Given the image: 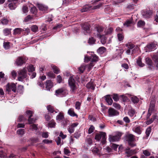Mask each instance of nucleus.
Instances as JSON below:
<instances>
[{
  "instance_id": "1",
  "label": "nucleus",
  "mask_w": 158,
  "mask_h": 158,
  "mask_svg": "<svg viewBox=\"0 0 158 158\" xmlns=\"http://www.w3.org/2000/svg\"><path fill=\"white\" fill-rule=\"evenodd\" d=\"M68 84L70 88V91L72 93H75L77 88V84L73 76L69 77Z\"/></svg>"
},
{
  "instance_id": "2",
  "label": "nucleus",
  "mask_w": 158,
  "mask_h": 158,
  "mask_svg": "<svg viewBox=\"0 0 158 158\" xmlns=\"http://www.w3.org/2000/svg\"><path fill=\"white\" fill-rule=\"evenodd\" d=\"M18 80L19 81H22L27 77V71L26 68L20 69L18 71Z\"/></svg>"
},
{
  "instance_id": "3",
  "label": "nucleus",
  "mask_w": 158,
  "mask_h": 158,
  "mask_svg": "<svg viewBox=\"0 0 158 158\" xmlns=\"http://www.w3.org/2000/svg\"><path fill=\"white\" fill-rule=\"evenodd\" d=\"M56 95L58 96L63 97L68 94L67 90L65 88H61L55 91Z\"/></svg>"
},
{
  "instance_id": "4",
  "label": "nucleus",
  "mask_w": 158,
  "mask_h": 158,
  "mask_svg": "<svg viewBox=\"0 0 158 158\" xmlns=\"http://www.w3.org/2000/svg\"><path fill=\"white\" fill-rule=\"evenodd\" d=\"M122 133L119 132H117L115 135L114 136L109 135V140L110 142H114L115 141H118L122 136Z\"/></svg>"
},
{
  "instance_id": "5",
  "label": "nucleus",
  "mask_w": 158,
  "mask_h": 158,
  "mask_svg": "<svg viewBox=\"0 0 158 158\" xmlns=\"http://www.w3.org/2000/svg\"><path fill=\"white\" fill-rule=\"evenodd\" d=\"M106 134L105 133L100 132L96 134L95 139L99 141L101 139H102V142L104 143L106 139Z\"/></svg>"
},
{
  "instance_id": "6",
  "label": "nucleus",
  "mask_w": 158,
  "mask_h": 158,
  "mask_svg": "<svg viewBox=\"0 0 158 158\" xmlns=\"http://www.w3.org/2000/svg\"><path fill=\"white\" fill-rule=\"evenodd\" d=\"M135 136L131 134H129L127 135V140L128 141L129 144L130 146L133 147L136 146V144L134 142L135 140Z\"/></svg>"
},
{
  "instance_id": "7",
  "label": "nucleus",
  "mask_w": 158,
  "mask_h": 158,
  "mask_svg": "<svg viewBox=\"0 0 158 158\" xmlns=\"http://www.w3.org/2000/svg\"><path fill=\"white\" fill-rule=\"evenodd\" d=\"M12 90L14 92H16V85L14 83L11 84L8 83L6 86V90L8 92H10Z\"/></svg>"
},
{
  "instance_id": "8",
  "label": "nucleus",
  "mask_w": 158,
  "mask_h": 158,
  "mask_svg": "<svg viewBox=\"0 0 158 158\" xmlns=\"http://www.w3.org/2000/svg\"><path fill=\"white\" fill-rule=\"evenodd\" d=\"M157 44L154 43H151L148 44L146 47L144 48V50L146 52L152 51L153 49H155L156 47Z\"/></svg>"
},
{
  "instance_id": "9",
  "label": "nucleus",
  "mask_w": 158,
  "mask_h": 158,
  "mask_svg": "<svg viewBox=\"0 0 158 158\" xmlns=\"http://www.w3.org/2000/svg\"><path fill=\"white\" fill-rule=\"evenodd\" d=\"M26 113L28 116V121L29 124L34 123L36 119L33 117L32 112L30 110H27L26 112Z\"/></svg>"
},
{
  "instance_id": "10",
  "label": "nucleus",
  "mask_w": 158,
  "mask_h": 158,
  "mask_svg": "<svg viewBox=\"0 0 158 158\" xmlns=\"http://www.w3.org/2000/svg\"><path fill=\"white\" fill-rule=\"evenodd\" d=\"M108 116L109 117H113L118 114V112L114 108H110L108 110Z\"/></svg>"
},
{
  "instance_id": "11",
  "label": "nucleus",
  "mask_w": 158,
  "mask_h": 158,
  "mask_svg": "<svg viewBox=\"0 0 158 158\" xmlns=\"http://www.w3.org/2000/svg\"><path fill=\"white\" fill-rule=\"evenodd\" d=\"M78 125V123H77L72 124L68 128L69 132L70 134L73 133L74 132L75 128L77 127Z\"/></svg>"
},
{
  "instance_id": "12",
  "label": "nucleus",
  "mask_w": 158,
  "mask_h": 158,
  "mask_svg": "<svg viewBox=\"0 0 158 158\" xmlns=\"http://www.w3.org/2000/svg\"><path fill=\"white\" fill-rule=\"evenodd\" d=\"M89 26L90 25L87 23H84L82 26V28L84 30V32L85 34L90 33V31Z\"/></svg>"
},
{
  "instance_id": "13",
  "label": "nucleus",
  "mask_w": 158,
  "mask_h": 158,
  "mask_svg": "<svg viewBox=\"0 0 158 158\" xmlns=\"http://www.w3.org/2000/svg\"><path fill=\"white\" fill-rule=\"evenodd\" d=\"M152 14L151 11L147 10L143 11L142 12V15L143 18H149Z\"/></svg>"
},
{
  "instance_id": "14",
  "label": "nucleus",
  "mask_w": 158,
  "mask_h": 158,
  "mask_svg": "<svg viewBox=\"0 0 158 158\" xmlns=\"http://www.w3.org/2000/svg\"><path fill=\"white\" fill-rule=\"evenodd\" d=\"M25 62L23 58L21 57H18L15 61V63L17 66H21Z\"/></svg>"
},
{
  "instance_id": "15",
  "label": "nucleus",
  "mask_w": 158,
  "mask_h": 158,
  "mask_svg": "<svg viewBox=\"0 0 158 158\" xmlns=\"http://www.w3.org/2000/svg\"><path fill=\"white\" fill-rule=\"evenodd\" d=\"M95 36L101 39V42L102 44H104L106 42L107 38L103 35H101L99 34H97Z\"/></svg>"
},
{
  "instance_id": "16",
  "label": "nucleus",
  "mask_w": 158,
  "mask_h": 158,
  "mask_svg": "<svg viewBox=\"0 0 158 158\" xmlns=\"http://www.w3.org/2000/svg\"><path fill=\"white\" fill-rule=\"evenodd\" d=\"M125 153L127 154L128 157L135 154L136 153L135 150H131L129 148H127L125 149Z\"/></svg>"
},
{
  "instance_id": "17",
  "label": "nucleus",
  "mask_w": 158,
  "mask_h": 158,
  "mask_svg": "<svg viewBox=\"0 0 158 158\" xmlns=\"http://www.w3.org/2000/svg\"><path fill=\"white\" fill-rule=\"evenodd\" d=\"M145 61L148 67L150 69H152V67H153V64L151 59L149 57H146L145 59Z\"/></svg>"
},
{
  "instance_id": "18",
  "label": "nucleus",
  "mask_w": 158,
  "mask_h": 158,
  "mask_svg": "<svg viewBox=\"0 0 158 158\" xmlns=\"http://www.w3.org/2000/svg\"><path fill=\"white\" fill-rule=\"evenodd\" d=\"M104 98L108 105H111L112 104L113 100L110 95H108L105 96Z\"/></svg>"
},
{
  "instance_id": "19",
  "label": "nucleus",
  "mask_w": 158,
  "mask_h": 158,
  "mask_svg": "<svg viewBox=\"0 0 158 158\" xmlns=\"http://www.w3.org/2000/svg\"><path fill=\"white\" fill-rule=\"evenodd\" d=\"M91 9H92V6L90 5H86L83 6L81 10V11L82 12H85Z\"/></svg>"
},
{
  "instance_id": "20",
  "label": "nucleus",
  "mask_w": 158,
  "mask_h": 158,
  "mask_svg": "<svg viewBox=\"0 0 158 158\" xmlns=\"http://www.w3.org/2000/svg\"><path fill=\"white\" fill-rule=\"evenodd\" d=\"M46 88L47 90H49L53 86V83L51 80H48L46 81Z\"/></svg>"
},
{
  "instance_id": "21",
  "label": "nucleus",
  "mask_w": 158,
  "mask_h": 158,
  "mask_svg": "<svg viewBox=\"0 0 158 158\" xmlns=\"http://www.w3.org/2000/svg\"><path fill=\"white\" fill-rule=\"evenodd\" d=\"M152 59L155 63L156 69H158V56L154 55L152 57Z\"/></svg>"
},
{
  "instance_id": "22",
  "label": "nucleus",
  "mask_w": 158,
  "mask_h": 158,
  "mask_svg": "<svg viewBox=\"0 0 158 158\" xmlns=\"http://www.w3.org/2000/svg\"><path fill=\"white\" fill-rule=\"evenodd\" d=\"M68 113L71 116L78 117V115L75 113L73 109L72 108H70L68 110Z\"/></svg>"
},
{
  "instance_id": "23",
  "label": "nucleus",
  "mask_w": 158,
  "mask_h": 158,
  "mask_svg": "<svg viewBox=\"0 0 158 158\" xmlns=\"http://www.w3.org/2000/svg\"><path fill=\"white\" fill-rule=\"evenodd\" d=\"M37 6L40 10L42 11H46L48 10V7L47 6L38 3L37 4Z\"/></svg>"
},
{
  "instance_id": "24",
  "label": "nucleus",
  "mask_w": 158,
  "mask_h": 158,
  "mask_svg": "<svg viewBox=\"0 0 158 158\" xmlns=\"http://www.w3.org/2000/svg\"><path fill=\"white\" fill-rule=\"evenodd\" d=\"M91 61L93 62H96L98 60V58L97 55L92 52L90 58Z\"/></svg>"
},
{
  "instance_id": "25",
  "label": "nucleus",
  "mask_w": 158,
  "mask_h": 158,
  "mask_svg": "<svg viewBox=\"0 0 158 158\" xmlns=\"http://www.w3.org/2000/svg\"><path fill=\"white\" fill-rule=\"evenodd\" d=\"M64 118L63 113L60 112L56 117V120L58 121H61Z\"/></svg>"
},
{
  "instance_id": "26",
  "label": "nucleus",
  "mask_w": 158,
  "mask_h": 158,
  "mask_svg": "<svg viewBox=\"0 0 158 158\" xmlns=\"http://www.w3.org/2000/svg\"><path fill=\"white\" fill-rule=\"evenodd\" d=\"M17 134L22 137L25 133V131L24 129H20L18 130L16 132Z\"/></svg>"
},
{
  "instance_id": "27",
  "label": "nucleus",
  "mask_w": 158,
  "mask_h": 158,
  "mask_svg": "<svg viewBox=\"0 0 158 158\" xmlns=\"http://www.w3.org/2000/svg\"><path fill=\"white\" fill-rule=\"evenodd\" d=\"M137 65L140 67H143L144 66V64L142 62V58L140 57H139L136 61Z\"/></svg>"
},
{
  "instance_id": "28",
  "label": "nucleus",
  "mask_w": 158,
  "mask_h": 158,
  "mask_svg": "<svg viewBox=\"0 0 158 158\" xmlns=\"http://www.w3.org/2000/svg\"><path fill=\"white\" fill-rule=\"evenodd\" d=\"M155 119H158V116L157 114H155L153 115V118H152L151 119L148 120L147 123L148 124H149L152 123Z\"/></svg>"
},
{
  "instance_id": "29",
  "label": "nucleus",
  "mask_w": 158,
  "mask_h": 158,
  "mask_svg": "<svg viewBox=\"0 0 158 158\" xmlns=\"http://www.w3.org/2000/svg\"><path fill=\"white\" fill-rule=\"evenodd\" d=\"M155 104L154 102H152L150 104L148 110L149 111L152 112L155 110Z\"/></svg>"
},
{
  "instance_id": "30",
  "label": "nucleus",
  "mask_w": 158,
  "mask_h": 158,
  "mask_svg": "<svg viewBox=\"0 0 158 158\" xmlns=\"http://www.w3.org/2000/svg\"><path fill=\"white\" fill-rule=\"evenodd\" d=\"M86 87L89 89L94 90V89L95 86L92 82L90 81L86 85Z\"/></svg>"
},
{
  "instance_id": "31",
  "label": "nucleus",
  "mask_w": 158,
  "mask_h": 158,
  "mask_svg": "<svg viewBox=\"0 0 158 158\" xmlns=\"http://www.w3.org/2000/svg\"><path fill=\"white\" fill-rule=\"evenodd\" d=\"M51 67L53 70V72L54 73L57 74L60 73V70L55 65H52Z\"/></svg>"
},
{
  "instance_id": "32",
  "label": "nucleus",
  "mask_w": 158,
  "mask_h": 158,
  "mask_svg": "<svg viewBox=\"0 0 158 158\" xmlns=\"http://www.w3.org/2000/svg\"><path fill=\"white\" fill-rule=\"evenodd\" d=\"M133 24V22L132 19L127 20L124 23V26L127 27L130 26L132 24Z\"/></svg>"
},
{
  "instance_id": "33",
  "label": "nucleus",
  "mask_w": 158,
  "mask_h": 158,
  "mask_svg": "<svg viewBox=\"0 0 158 158\" xmlns=\"http://www.w3.org/2000/svg\"><path fill=\"white\" fill-rule=\"evenodd\" d=\"M23 30L20 28H18L15 29L14 30V34L15 35L19 34L20 33L23 31Z\"/></svg>"
},
{
  "instance_id": "34",
  "label": "nucleus",
  "mask_w": 158,
  "mask_h": 158,
  "mask_svg": "<svg viewBox=\"0 0 158 158\" xmlns=\"http://www.w3.org/2000/svg\"><path fill=\"white\" fill-rule=\"evenodd\" d=\"M106 48L104 47H100L98 50V52L100 54H102L106 52Z\"/></svg>"
},
{
  "instance_id": "35",
  "label": "nucleus",
  "mask_w": 158,
  "mask_h": 158,
  "mask_svg": "<svg viewBox=\"0 0 158 158\" xmlns=\"http://www.w3.org/2000/svg\"><path fill=\"white\" fill-rule=\"evenodd\" d=\"M131 101L134 103H137L139 101V99L136 96H132L131 98Z\"/></svg>"
},
{
  "instance_id": "36",
  "label": "nucleus",
  "mask_w": 158,
  "mask_h": 158,
  "mask_svg": "<svg viewBox=\"0 0 158 158\" xmlns=\"http://www.w3.org/2000/svg\"><path fill=\"white\" fill-rule=\"evenodd\" d=\"M30 129L32 131H36L38 129L37 125L34 124H31L30 126Z\"/></svg>"
},
{
  "instance_id": "37",
  "label": "nucleus",
  "mask_w": 158,
  "mask_h": 158,
  "mask_svg": "<svg viewBox=\"0 0 158 158\" xmlns=\"http://www.w3.org/2000/svg\"><path fill=\"white\" fill-rule=\"evenodd\" d=\"M133 130L134 131L139 134H141V131L139 127H135L134 129H133Z\"/></svg>"
},
{
  "instance_id": "38",
  "label": "nucleus",
  "mask_w": 158,
  "mask_h": 158,
  "mask_svg": "<svg viewBox=\"0 0 158 158\" xmlns=\"http://www.w3.org/2000/svg\"><path fill=\"white\" fill-rule=\"evenodd\" d=\"M135 114L134 110L131 109H130L128 112V114L131 117L133 116Z\"/></svg>"
},
{
  "instance_id": "39",
  "label": "nucleus",
  "mask_w": 158,
  "mask_h": 158,
  "mask_svg": "<svg viewBox=\"0 0 158 158\" xmlns=\"http://www.w3.org/2000/svg\"><path fill=\"white\" fill-rule=\"evenodd\" d=\"M9 7L10 10H14L16 7L15 4L14 2H11L8 5Z\"/></svg>"
},
{
  "instance_id": "40",
  "label": "nucleus",
  "mask_w": 158,
  "mask_h": 158,
  "mask_svg": "<svg viewBox=\"0 0 158 158\" xmlns=\"http://www.w3.org/2000/svg\"><path fill=\"white\" fill-rule=\"evenodd\" d=\"M145 25V22L144 21L142 20L139 21L137 23V25L138 27H141L144 26Z\"/></svg>"
},
{
  "instance_id": "41",
  "label": "nucleus",
  "mask_w": 158,
  "mask_h": 158,
  "mask_svg": "<svg viewBox=\"0 0 158 158\" xmlns=\"http://www.w3.org/2000/svg\"><path fill=\"white\" fill-rule=\"evenodd\" d=\"M81 102L78 101L76 102L75 104V108L76 109L79 110L81 108Z\"/></svg>"
},
{
  "instance_id": "42",
  "label": "nucleus",
  "mask_w": 158,
  "mask_h": 158,
  "mask_svg": "<svg viewBox=\"0 0 158 158\" xmlns=\"http://www.w3.org/2000/svg\"><path fill=\"white\" fill-rule=\"evenodd\" d=\"M31 30L34 32H36L38 31V28L37 26L34 25L31 27Z\"/></svg>"
},
{
  "instance_id": "43",
  "label": "nucleus",
  "mask_w": 158,
  "mask_h": 158,
  "mask_svg": "<svg viewBox=\"0 0 158 158\" xmlns=\"http://www.w3.org/2000/svg\"><path fill=\"white\" fill-rule=\"evenodd\" d=\"M85 66L84 65H81L78 68V70L80 73H83L85 69Z\"/></svg>"
},
{
  "instance_id": "44",
  "label": "nucleus",
  "mask_w": 158,
  "mask_h": 158,
  "mask_svg": "<svg viewBox=\"0 0 158 158\" xmlns=\"http://www.w3.org/2000/svg\"><path fill=\"white\" fill-rule=\"evenodd\" d=\"M3 32L5 35H7L11 33L10 29L6 28L3 30Z\"/></svg>"
},
{
  "instance_id": "45",
  "label": "nucleus",
  "mask_w": 158,
  "mask_h": 158,
  "mask_svg": "<svg viewBox=\"0 0 158 158\" xmlns=\"http://www.w3.org/2000/svg\"><path fill=\"white\" fill-rule=\"evenodd\" d=\"M56 123L54 120L51 121L49 123L48 126L50 127H54L56 126Z\"/></svg>"
},
{
  "instance_id": "46",
  "label": "nucleus",
  "mask_w": 158,
  "mask_h": 158,
  "mask_svg": "<svg viewBox=\"0 0 158 158\" xmlns=\"http://www.w3.org/2000/svg\"><path fill=\"white\" fill-rule=\"evenodd\" d=\"M47 108L48 112L51 113H52L54 111L53 107L51 105L48 106Z\"/></svg>"
},
{
  "instance_id": "47",
  "label": "nucleus",
  "mask_w": 158,
  "mask_h": 158,
  "mask_svg": "<svg viewBox=\"0 0 158 158\" xmlns=\"http://www.w3.org/2000/svg\"><path fill=\"white\" fill-rule=\"evenodd\" d=\"M47 76L51 78H54L55 77V75L52 72H49L47 73Z\"/></svg>"
},
{
  "instance_id": "48",
  "label": "nucleus",
  "mask_w": 158,
  "mask_h": 158,
  "mask_svg": "<svg viewBox=\"0 0 158 158\" xmlns=\"http://www.w3.org/2000/svg\"><path fill=\"white\" fill-rule=\"evenodd\" d=\"M33 17L30 15H28L26 17H25L24 19V21L26 22H27L30 21L32 19Z\"/></svg>"
},
{
  "instance_id": "49",
  "label": "nucleus",
  "mask_w": 158,
  "mask_h": 158,
  "mask_svg": "<svg viewBox=\"0 0 158 158\" xmlns=\"http://www.w3.org/2000/svg\"><path fill=\"white\" fill-rule=\"evenodd\" d=\"M28 71L29 72H32L35 71V69L32 65H29L27 67Z\"/></svg>"
},
{
  "instance_id": "50",
  "label": "nucleus",
  "mask_w": 158,
  "mask_h": 158,
  "mask_svg": "<svg viewBox=\"0 0 158 158\" xmlns=\"http://www.w3.org/2000/svg\"><path fill=\"white\" fill-rule=\"evenodd\" d=\"M96 30L97 32L96 34V35L97 34H99L102 31H103V28L102 27H97L96 28Z\"/></svg>"
},
{
  "instance_id": "51",
  "label": "nucleus",
  "mask_w": 158,
  "mask_h": 158,
  "mask_svg": "<svg viewBox=\"0 0 158 158\" xmlns=\"http://www.w3.org/2000/svg\"><path fill=\"white\" fill-rule=\"evenodd\" d=\"M3 46L5 49H8L10 47L9 42H5L3 43Z\"/></svg>"
},
{
  "instance_id": "52",
  "label": "nucleus",
  "mask_w": 158,
  "mask_h": 158,
  "mask_svg": "<svg viewBox=\"0 0 158 158\" xmlns=\"http://www.w3.org/2000/svg\"><path fill=\"white\" fill-rule=\"evenodd\" d=\"M143 154L146 156H149L150 155L151 153L148 150H145L143 151Z\"/></svg>"
},
{
  "instance_id": "53",
  "label": "nucleus",
  "mask_w": 158,
  "mask_h": 158,
  "mask_svg": "<svg viewBox=\"0 0 158 158\" xmlns=\"http://www.w3.org/2000/svg\"><path fill=\"white\" fill-rule=\"evenodd\" d=\"M94 62L91 61L90 63L88 65H86V66L88 67L89 71H90L91 68L94 66Z\"/></svg>"
},
{
  "instance_id": "54",
  "label": "nucleus",
  "mask_w": 158,
  "mask_h": 158,
  "mask_svg": "<svg viewBox=\"0 0 158 158\" xmlns=\"http://www.w3.org/2000/svg\"><path fill=\"white\" fill-rule=\"evenodd\" d=\"M11 75L13 79H15L17 75V72L13 70L11 72Z\"/></svg>"
},
{
  "instance_id": "55",
  "label": "nucleus",
  "mask_w": 158,
  "mask_h": 158,
  "mask_svg": "<svg viewBox=\"0 0 158 158\" xmlns=\"http://www.w3.org/2000/svg\"><path fill=\"white\" fill-rule=\"evenodd\" d=\"M126 47H127L128 49H131L134 47V45L131 43H128L126 44Z\"/></svg>"
},
{
  "instance_id": "56",
  "label": "nucleus",
  "mask_w": 158,
  "mask_h": 158,
  "mask_svg": "<svg viewBox=\"0 0 158 158\" xmlns=\"http://www.w3.org/2000/svg\"><path fill=\"white\" fill-rule=\"evenodd\" d=\"M95 41V40L94 39L93 37H91L88 40V43L89 44H94Z\"/></svg>"
},
{
  "instance_id": "57",
  "label": "nucleus",
  "mask_w": 158,
  "mask_h": 158,
  "mask_svg": "<svg viewBox=\"0 0 158 158\" xmlns=\"http://www.w3.org/2000/svg\"><path fill=\"white\" fill-rule=\"evenodd\" d=\"M94 127L93 126L91 125L88 130V134H90L92 133L94 130Z\"/></svg>"
},
{
  "instance_id": "58",
  "label": "nucleus",
  "mask_w": 158,
  "mask_h": 158,
  "mask_svg": "<svg viewBox=\"0 0 158 158\" xmlns=\"http://www.w3.org/2000/svg\"><path fill=\"white\" fill-rule=\"evenodd\" d=\"M112 98L116 102L118 101L119 99L118 96L117 94H113Z\"/></svg>"
},
{
  "instance_id": "59",
  "label": "nucleus",
  "mask_w": 158,
  "mask_h": 158,
  "mask_svg": "<svg viewBox=\"0 0 158 158\" xmlns=\"http://www.w3.org/2000/svg\"><path fill=\"white\" fill-rule=\"evenodd\" d=\"M56 80L57 82L59 83H60L62 82V78L60 75L57 76Z\"/></svg>"
},
{
  "instance_id": "60",
  "label": "nucleus",
  "mask_w": 158,
  "mask_h": 158,
  "mask_svg": "<svg viewBox=\"0 0 158 158\" xmlns=\"http://www.w3.org/2000/svg\"><path fill=\"white\" fill-rule=\"evenodd\" d=\"M151 130V127H149L148 128L146 131V133L147 136H148L150 133Z\"/></svg>"
},
{
  "instance_id": "61",
  "label": "nucleus",
  "mask_w": 158,
  "mask_h": 158,
  "mask_svg": "<svg viewBox=\"0 0 158 158\" xmlns=\"http://www.w3.org/2000/svg\"><path fill=\"white\" fill-rule=\"evenodd\" d=\"M30 140L33 143H36L39 141V139L37 138H32L30 139Z\"/></svg>"
},
{
  "instance_id": "62",
  "label": "nucleus",
  "mask_w": 158,
  "mask_h": 158,
  "mask_svg": "<svg viewBox=\"0 0 158 158\" xmlns=\"http://www.w3.org/2000/svg\"><path fill=\"white\" fill-rule=\"evenodd\" d=\"M92 151L94 154H98L99 152V150L98 149V148L97 147H94V148L92 150Z\"/></svg>"
},
{
  "instance_id": "63",
  "label": "nucleus",
  "mask_w": 158,
  "mask_h": 158,
  "mask_svg": "<svg viewBox=\"0 0 158 158\" xmlns=\"http://www.w3.org/2000/svg\"><path fill=\"white\" fill-rule=\"evenodd\" d=\"M68 122V120H67L66 119L64 118V119L61 121V122L63 125L65 126L67 125Z\"/></svg>"
},
{
  "instance_id": "64",
  "label": "nucleus",
  "mask_w": 158,
  "mask_h": 158,
  "mask_svg": "<svg viewBox=\"0 0 158 158\" xmlns=\"http://www.w3.org/2000/svg\"><path fill=\"white\" fill-rule=\"evenodd\" d=\"M118 40L119 41H121L123 40L124 36L122 34H118Z\"/></svg>"
}]
</instances>
